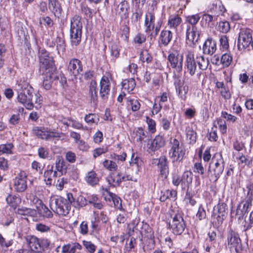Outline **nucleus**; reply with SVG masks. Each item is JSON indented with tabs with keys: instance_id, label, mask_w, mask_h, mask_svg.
<instances>
[{
	"instance_id": "obj_17",
	"label": "nucleus",
	"mask_w": 253,
	"mask_h": 253,
	"mask_svg": "<svg viewBox=\"0 0 253 253\" xmlns=\"http://www.w3.org/2000/svg\"><path fill=\"white\" fill-rule=\"evenodd\" d=\"M252 206L251 198L247 199L241 202L238 205L235 215V218L238 220L242 219L249 209Z\"/></svg>"
},
{
	"instance_id": "obj_54",
	"label": "nucleus",
	"mask_w": 253,
	"mask_h": 253,
	"mask_svg": "<svg viewBox=\"0 0 253 253\" xmlns=\"http://www.w3.org/2000/svg\"><path fill=\"white\" fill-rule=\"evenodd\" d=\"M84 245L87 251L90 253H93L95 250L96 247L90 242L84 241Z\"/></svg>"
},
{
	"instance_id": "obj_29",
	"label": "nucleus",
	"mask_w": 253,
	"mask_h": 253,
	"mask_svg": "<svg viewBox=\"0 0 253 253\" xmlns=\"http://www.w3.org/2000/svg\"><path fill=\"white\" fill-rule=\"evenodd\" d=\"M57 175V172L55 170H54V167L52 166L50 169H47L44 173L45 181H46V184L50 185L53 179L55 178Z\"/></svg>"
},
{
	"instance_id": "obj_20",
	"label": "nucleus",
	"mask_w": 253,
	"mask_h": 253,
	"mask_svg": "<svg viewBox=\"0 0 253 253\" xmlns=\"http://www.w3.org/2000/svg\"><path fill=\"white\" fill-rule=\"evenodd\" d=\"M186 40L192 44L196 43L200 37V32L196 26H187Z\"/></svg>"
},
{
	"instance_id": "obj_35",
	"label": "nucleus",
	"mask_w": 253,
	"mask_h": 253,
	"mask_svg": "<svg viewBox=\"0 0 253 253\" xmlns=\"http://www.w3.org/2000/svg\"><path fill=\"white\" fill-rule=\"evenodd\" d=\"M197 63L199 65V70H205L209 65V60L206 59L203 56L197 57Z\"/></svg>"
},
{
	"instance_id": "obj_10",
	"label": "nucleus",
	"mask_w": 253,
	"mask_h": 253,
	"mask_svg": "<svg viewBox=\"0 0 253 253\" xmlns=\"http://www.w3.org/2000/svg\"><path fill=\"white\" fill-rule=\"evenodd\" d=\"M227 214L226 205L223 203L218 204L216 208L214 210L212 215V221L215 226L221 225L226 218Z\"/></svg>"
},
{
	"instance_id": "obj_1",
	"label": "nucleus",
	"mask_w": 253,
	"mask_h": 253,
	"mask_svg": "<svg viewBox=\"0 0 253 253\" xmlns=\"http://www.w3.org/2000/svg\"><path fill=\"white\" fill-rule=\"evenodd\" d=\"M39 57L40 64V70L45 75L43 81V86L45 89L51 87L52 82L58 79L56 73V68L52 57L48 55V52L44 49L39 51Z\"/></svg>"
},
{
	"instance_id": "obj_55",
	"label": "nucleus",
	"mask_w": 253,
	"mask_h": 253,
	"mask_svg": "<svg viewBox=\"0 0 253 253\" xmlns=\"http://www.w3.org/2000/svg\"><path fill=\"white\" fill-rule=\"evenodd\" d=\"M138 231L135 229L134 227L132 225H130L129 224L128 225V227L126 231V234L128 236H137V233Z\"/></svg>"
},
{
	"instance_id": "obj_5",
	"label": "nucleus",
	"mask_w": 253,
	"mask_h": 253,
	"mask_svg": "<svg viewBox=\"0 0 253 253\" xmlns=\"http://www.w3.org/2000/svg\"><path fill=\"white\" fill-rule=\"evenodd\" d=\"M51 209L59 215H65L69 212V204L66 199L62 197L52 198L50 200Z\"/></svg>"
},
{
	"instance_id": "obj_42",
	"label": "nucleus",
	"mask_w": 253,
	"mask_h": 253,
	"mask_svg": "<svg viewBox=\"0 0 253 253\" xmlns=\"http://www.w3.org/2000/svg\"><path fill=\"white\" fill-rule=\"evenodd\" d=\"M97 83L94 81L90 82L89 86V93L91 98L93 100L97 99Z\"/></svg>"
},
{
	"instance_id": "obj_41",
	"label": "nucleus",
	"mask_w": 253,
	"mask_h": 253,
	"mask_svg": "<svg viewBox=\"0 0 253 253\" xmlns=\"http://www.w3.org/2000/svg\"><path fill=\"white\" fill-rule=\"evenodd\" d=\"M84 120L86 123L91 125L93 124H97L99 119L98 116L94 114H89L85 116Z\"/></svg>"
},
{
	"instance_id": "obj_4",
	"label": "nucleus",
	"mask_w": 253,
	"mask_h": 253,
	"mask_svg": "<svg viewBox=\"0 0 253 253\" xmlns=\"http://www.w3.org/2000/svg\"><path fill=\"white\" fill-rule=\"evenodd\" d=\"M81 20V17L77 15L71 20L70 37L73 45H78L81 40L82 24Z\"/></svg>"
},
{
	"instance_id": "obj_7",
	"label": "nucleus",
	"mask_w": 253,
	"mask_h": 253,
	"mask_svg": "<svg viewBox=\"0 0 253 253\" xmlns=\"http://www.w3.org/2000/svg\"><path fill=\"white\" fill-rule=\"evenodd\" d=\"M171 148L169 152V156L173 162L181 161L185 155V150L176 139H174L171 142Z\"/></svg>"
},
{
	"instance_id": "obj_11",
	"label": "nucleus",
	"mask_w": 253,
	"mask_h": 253,
	"mask_svg": "<svg viewBox=\"0 0 253 253\" xmlns=\"http://www.w3.org/2000/svg\"><path fill=\"white\" fill-rule=\"evenodd\" d=\"M27 242L31 251L36 252H41L49 244L46 238H27Z\"/></svg>"
},
{
	"instance_id": "obj_32",
	"label": "nucleus",
	"mask_w": 253,
	"mask_h": 253,
	"mask_svg": "<svg viewBox=\"0 0 253 253\" xmlns=\"http://www.w3.org/2000/svg\"><path fill=\"white\" fill-rule=\"evenodd\" d=\"M85 180L87 183L91 185L97 184L99 182V178L97 177L96 174L94 171H91L88 172Z\"/></svg>"
},
{
	"instance_id": "obj_53",
	"label": "nucleus",
	"mask_w": 253,
	"mask_h": 253,
	"mask_svg": "<svg viewBox=\"0 0 253 253\" xmlns=\"http://www.w3.org/2000/svg\"><path fill=\"white\" fill-rule=\"evenodd\" d=\"M187 138L190 140V143H194L196 140V133L193 130L189 129L187 131Z\"/></svg>"
},
{
	"instance_id": "obj_47",
	"label": "nucleus",
	"mask_w": 253,
	"mask_h": 253,
	"mask_svg": "<svg viewBox=\"0 0 253 253\" xmlns=\"http://www.w3.org/2000/svg\"><path fill=\"white\" fill-rule=\"evenodd\" d=\"M99 220L96 218H94V220H91V228L92 230L90 232V235L93 236H97L99 231L98 222Z\"/></svg>"
},
{
	"instance_id": "obj_13",
	"label": "nucleus",
	"mask_w": 253,
	"mask_h": 253,
	"mask_svg": "<svg viewBox=\"0 0 253 253\" xmlns=\"http://www.w3.org/2000/svg\"><path fill=\"white\" fill-rule=\"evenodd\" d=\"M185 66L187 72L191 76L197 74L198 76L201 75L199 68H197L196 62L194 59V55L192 51H188L186 55Z\"/></svg>"
},
{
	"instance_id": "obj_59",
	"label": "nucleus",
	"mask_w": 253,
	"mask_h": 253,
	"mask_svg": "<svg viewBox=\"0 0 253 253\" xmlns=\"http://www.w3.org/2000/svg\"><path fill=\"white\" fill-rule=\"evenodd\" d=\"M197 216L200 220L205 219L206 217V212L202 206H200L199 208Z\"/></svg>"
},
{
	"instance_id": "obj_63",
	"label": "nucleus",
	"mask_w": 253,
	"mask_h": 253,
	"mask_svg": "<svg viewBox=\"0 0 253 253\" xmlns=\"http://www.w3.org/2000/svg\"><path fill=\"white\" fill-rule=\"evenodd\" d=\"M76 158L75 154L72 152H68L66 154V159L70 163H74L76 161Z\"/></svg>"
},
{
	"instance_id": "obj_18",
	"label": "nucleus",
	"mask_w": 253,
	"mask_h": 253,
	"mask_svg": "<svg viewBox=\"0 0 253 253\" xmlns=\"http://www.w3.org/2000/svg\"><path fill=\"white\" fill-rule=\"evenodd\" d=\"M68 70L73 76L76 77L80 74L83 71L81 61L77 59H71L69 62Z\"/></svg>"
},
{
	"instance_id": "obj_50",
	"label": "nucleus",
	"mask_w": 253,
	"mask_h": 253,
	"mask_svg": "<svg viewBox=\"0 0 253 253\" xmlns=\"http://www.w3.org/2000/svg\"><path fill=\"white\" fill-rule=\"evenodd\" d=\"M146 122L148 125V130L151 132L154 133L156 131V123L148 117H146Z\"/></svg>"
},
{
	"instance_id": "obj_24",
	"label": "nucleus",
	"mask_w": 253,
	"mask_h": 253,
	"mask_svg": "<svg viewBox=\"0 0 253 253\" xmlns=\"http://www.w3.org/2000/svg\"><path fill=\"white\" fill-rule=\"evenodd\" d=\"M116 13L121 18H126L127 17L129 13V4L126 1H123L120 3L116 9Z\"/></svg>"
},
{
	"instance_id": "obj_9",
	"label": "nucleus",
	"mask_w": 253,
	"mask_h": 253,
	"mask_svg": "<svg viewBox=\"0 0 253 253\" xmlns=\"http://www.w3.org/2000/svg\"><path fill=\"white\" fill-rule=\"evenodd\" d=\"M33 132L38 137L45 140H50L53 138H59L61 134V133L51 131L47 128L38 126L33 128Z\"/></svg>"
},
{
	"instance_id": "obj_61",
	"label": "nucleus",
	"mask_w": 253,
	"mask_h": 253,
	"mask_svg": "<svg viewBox=\"0 0 253 253\" xmlns=\"http://www.w3.org/2000/svg\"><path fill=\"white\" fill-rule=\"evenodd\" d=\"M217 125L222 133L226 132L227 126L225 122L222 120H219L217 121Z\"/></svg>"
},
{
	"instance_id": "obj_16",
	"label": "nucleus",
	"mask_w": 253,
	"mask_h": 253,
	"mask_svg": "<svg viewBox=\"0 0 253 253\" xmlns=\"http://www.w3.org/2000/svg\"><path fill=\"white\" fill-rule=\"evenodd\" d=\"M27 174L25 171L20 172L14 180L13 187L18 192L24 191L27 188Z\"/></svg>"
},
{
	"instance_id": "obj_6",
	"label": "nucleus",
	"mask_w": 253,
	"mask_h": 253,
	"mask_svg": "<svg viewBox=\"0 0 253 253\" xmlns=\"http://www.w3.org/2000/svg\"><path fill=\"white\" fill-rule=\"evenodd\" d=\"M155 16L154 13L152 12H148L145 15V31L149 32L152 31L151 35L153 37H156L159 33L161 23L158 21L155 26Z\"/></svg>"
},
{
	"instance_id": "obj_37",
	"label": "nucleus",
	"mask_w": 253,
	"mask_h": 253,
	"mask_svg": "<svg viewBox=\"0 0 253 253\" xmlns=\"http://www.w3.org/2000/svg\"><path fill=\"white\" fill-rule=\"evenodd\" d=\"M133 133L137 141L141 142L146 137L143 129L141 127H138L135 129Z\"/></svg>"
},
{
	"instance_id": "obj_25",
	"label": "nucleus",
	"mask_w": 253,
	"mask_h": 253,
	"mask_svg": "<svg viewBox=\"0 0 253 253\" xmlns=\"http://www.w3.org/2000/svg\"><path fill=\"white\" fill-rule=\"evenodd\" d=\"M181 22L182 19L178 14L171 15L169 18L168 25L170 28L176 29Z\"/></svg>"
},
{
	"instance_id": "obj_49",
	"label": "nucleus",
	"mask_w": 253,
	"mask_h": 253,
	"mask_svg": "<svg viewBox=\"0 0 253 253\" xmlns=\"http://www.w3.org/2000/svg\"><path fill=\"white\" fill-rule=\"evenodd\" d=\"M101 193L104 200L108 202H111L114 196V194L109 191L107 189L102 188Z\"/></svg>"
},
{
	"instance_id": "obj_40",
	"label": "nucleus",
	"mask_w": 253,
	"mask_h": 253,
	"mask_svg": "<svg viewBox=\"0 0 253 253\" xmlns=\"http://www.w3.org/2000/svg\"><path fill=\"white\" fill-rule=\"evenodd\" d=\"M200 19L199 14L188 15L186 17V22L191 25V26H196V24Z\"/></svg>"
},
{
	"instance_id": "obj_15",
	"label": "nucleus",
	"mask_w": 253,
	"mask_h": 253,
	"mask_svg": "<svg viewBox=\"0 0 253 253\" xmlns=\"http://www.w3.org/2000/svg\"><path fill=\"white\" fill-rule=\"evenodd\" d=\"M111 79L110 76L108 75L103 76L100 81L99 94L103 99L108 98L110 90Z\"/></svg>"
},
{
	"instance_id": "obj_27",
	"label": "nucleus",
	"mask_w": 253,
	"mask_h": 253,
	"mask_svg": "<svg viewBox=\"0 0 253 253\" xmlns=\"http://www.w3.org/2000/svg\"><path fill=\"white\" fill-rule=\"evenodd\" d=\"M48 8L55 15L61 13L62 9L58 0H48Z\"/></svg>"
},
{
	"instance_id": "obj_64",
	"label": "nucleus",
	"mask_w": 253,
	"mask_h": 253,
	"mask_svg": "<svg viewBox=\"0 0 253 253\" xmlns=\"http://www.w3.org/2000/svg\"><path fill=\"white\" fill-rule=\"evenodd\" d=\"M48 151L47 149L43 148L40 147L38 150V155L42 159H45L48 156Z\"/></svg>"
},
{
	"instance_id": "obj_23",
	"label": "nucleus",
	"mask_w": 253,
	"mask_h": 253,
	"mask_svg": "<svg viewBox=\"0 0 253 253\" xmlns=\"http://www.w3.org/2000/svg\"><path fill=\"white\" fill-rule=\"evenodd\" d=\"M131 179V178L128 176L125 177L122 176V174L120 173H113L111 176L109 177L108 181L109 184L113 186H118L122 181Z\"/></svg>"
},
{
	"instance_id": "obj_36",
	"label": "nucleus",
	"mask_w": 253,
	"mask_h": 253,
	"mask_svg": "<svg viewBox=\"0 0 253 253\" xmlns=\"http://www.w3.org/2000/svg\"><path fill=\"white\" fill-rule=\"evenodd\" d=\"M214 20L213 17L210 14H204L202 17V19L201 21V23H202V25L205 26L211 27L213 24L212 23V22Z\"/></svg>"
},
{
	"instance_id": "obj_39",
	"label": "nucleus",
	"mask_w": 253,
	"mask_h": 253,
	"mask_svg": "<svg viewBox=\"0 0 253 253\" xmlns=\"http://www.w3.org/2000/svg\"><path fill=\"white\" fill-rule=\"evenodd\" d=\"M104 167L110 171H116L118 169L117 164L111 160H106L103 162Z\"/></svg>"
},
{
	"instance_id": "obj_48",
	"label": "nucleus",
	"mask_w": 253,
	"mask_h": 253,
	"mask_svg": "<svg viewBox=\"0 0 253 253\" xmlns=\"http://www.w3.org/2000/svg\"><path fill=\"white\" fill-rule=\"evenodd\" d=\"M64 165V161L60 158H57L55 162V170L57 172V174L59 173V175L62 174L63 167Z\"/></svg>"
},
{
	"instance_id": "obj_26",
	"label": "nucleus",
	"mask_w": 253,
	"mask_h": 253,
	"mask_svg": "<svg viewBox=\"0 0 253 253\" xmlns=\"http://www.w3.org/2000/svg\"><path fill=\"white\" fill-rule=\"evenodd\" d=\"M152 164L157 166L162 171L167 169V159L165 156H161L159 159H153L152 160Z\"/></svg>"
},
{
	"instance_id": "obj_51",
	"label": "nucleus",
	"mask_w": 253,
	"mask_h": 253,
	"mask_svg": "<svg viewBox=\"0 0 253 253\" xmlns=\"http://www.w3.org/2000/svg\"><path fill=\"white\" fill-rule=\"evenodd\" d=\"M194 171L203 175L205 173V169L201 163H196L194 166Z\"/></svg>"
},
{
	"instance_id": "obj_43",
	"label": "nucleus",
	"mask_w": 253,
	"mask_h": 253,
	"mask_svg": "<svg viewBox=\"0 0 253 253\" xmlns=\"http://www.w3.org/2000/svg\"><path fill=\"white\" fill-rule=\"evenodd\" d=\"M140 59L142 62L149 63L152 61L153 58L147 50H144L140 53Z\"/></svg>"
},
{
	"instance_id": "obj_62",
	"label": "nucleus",
	"mask_w": 253,
	"mask_h": 253,
	"mask_svg": "<svg viewBox=\"0 0 253 253\" xmlns=\"http://www.w3.org/2000/svg\"><path fill=\"white\" fill-rule=\"evenodd\" d=\"M32 168L39 173H42L43 169L42 164L36 161L32 163Z\"/></svg>"
},
{
	"instance_id": "obj_56",
	"label": "nucleus",
	"mask_w": 253,
	"mask_h": 253,
	"mask_svg": "<svg viewBox=\"0 0 253 253\" xmlns=\"http://www.w3.org/2000/svg\"><path fill=\"white\" fill-rule=\"evenodd\" d=\"M20 114H14L10 118L9 122L10 124L16 125L18 124L20 121Z\"/></svg>"
},
{
	"instance_id": "obj_31",
	"label": "nucleus",
	"mask_w": 253,
	"mask_h": 253,
	"mask_svg": "<svg viewBox=\"0 0 253 253\" xmlns=\"http://www.w3.org/2000/svg\"><path fill=\"white\" fill-rule=\"evenodd\" d=\"M172 37V34L170 31L164 30L162 31L160 39L161 42L165 46L167 45L170 42Z\"/></svg>"
},
{
	"instance_id": "obj_30",
	"label": "nucleus",
	"mask_w": 253,
	"mask_h": 253,
	"mask_svg": "<svg viewBox=\"0 0 253 253\" xmlns=\"http://www.w3.org/2000/svg\"><path fill=\"white\" fill-rule=\"evenodd\" d=\"M123 89L129 92L133 90L136 84L134 79H125L122 83Z\"/></svg>"
},
{
	"instance_id": "obj_58",
	"label": "nucleus",
	"mask_w": 253,
	"mask_h": 253,
	"mask_svg": "<svg viewBox=\"0 0 253 253\" xmlns=\"http://www.w3.org/2000/svg\"><path fill=\"white\" fill-rule=\"evenodd\" d=\"M220 42L222 47L225 49H228L229 47V43L227 37L226 36H222L220 38Z\"/></svg>"
},
{
	"instance_id": "obj_46",
	"label": "nucleus",
	"mask_w": 253,
	"mask_h": 253,
	"mask_svg": "<svg viewBox=\"0 0 253 253\" xmlns=\"http://www.w3.org/2000/svg\"><path fill=\"white\" fill-rule=\"evenodd\" d=\"M230 29V25L227 21H221L219 23L218 30L223 33H228Z\"/></svg>"
},
{
	"instance_id": "obj_34",
	"label": "nucleus",
	"mask_w": 253,
	"mask_h": 253,
	"mask_svg": "<svg viewBox=\"0 0 253 253\" xmlns=\"http://www.w3.org/2000/svg\"><path fill=\"white\" fill-rule=\"evenodd\" d=\"M13 148V145L11 143L0 144V156L4 154H12Z\"/></svg>"
},
{
	"instance_id": "obj_3",
	"label": "nucleus",
	"mask_w": 253,
	"mask_h": 253,
	"mask_svg": "<svg viewBox=\"0 0 253 253\" xmlns=\"http://www.w3.org/2000/svg\"><path fill=\"white\" fill-rule=\"evenodd\" d=\"M26 86L23 88L21 84L16 86V89L18 92L17 99L21 104H23L26 109L31 110L33 108V97L34 89L31 86L26 84Z\"/></svg>"
},
{
	"instance_id": "obj_33",
	"label": "nucleus",
	"mask_w": 253,
	"mask_h": 253,
	"mask_svg": "<svg viewBox=\"0 0 253 253\" xmlns=\"http://www.w3.org/2000/svg\"><path fill=\"white\" fill-rule=\"evenodd\" d=\"M193 174L190 171H185L183 173L180 181H181V185H188L191 183L192 182Z\"/></svg>"
},
{
	"instance_id": "obj_44",
	"label": "nucleus",
	"mask_w": 253,
	"mask_h": 253,
	"mask_svg": "<svg viewBox=\"0 0 253 253\" xmlns=\"http://www.w3.org/2000/svg\"><path fill=\"white\" fill-rule=\"evenodd\" d=\"M140 232L142 237H152L153 235L152 229L148 225H144Z\"/></svg>"
},
{
	"instance_id": "obj_19",
	"label": "nucleus",
	"mask_w": 253,
	"mask_h": 253,
	"mask_svg": "<svg viewBox=\"0 0 253 253\" xmlns=\"http://www.w3.org/2000/svg\"><path fill=\"white\" fill-rule=\"evenodd\" d=\"M174 85L179 97L183 100L186 99V94L188 91V86L184 82L177 78L174 81Z\"/></svg>"
},
{
	"instance_id": "obj_45",
	"label": "nucleus",
	"mask_w": 253,
	"mask_h": 253,
	"mask_svg": "<svg viewBox=\"0 0 253 253\" xmlns=\"http://www.w3.org/2000/svg\"><path fill=\"white\" fill-rule=\"evenodd\" d=\"M232 60V57L230 54L228 53H225L220 58V62L221 65L224 67H228L231 64Z\"/></svg>"
},
{
	"instance_id": "obj_12",
	"label": "nucleus",
	"mask_w": 253,
	"mask_h": 253,
	"mask_svg": "<svg viewBox=\"0 0 253 253\" xmlns=\"http://www.w3.org/2000/svg\"><path fill=\"white\" fill-rule=\"evenodd\" d=\"M252 41V33L249 29H243L239 33L237 46L239 50L248 47Z\"/></svg>"
},
{
	"instance_id": "obj_22",
	"label": "nucleus",
	"mask_w": 253,
	"mask_h": 253,
	"mask_svg": "<svg viewBox=\"0 0 253 253\" xmlns=\"http://www.w3.org/2000/svg\"><path fill=\"white\" fill-rule=\"evenodd\" d=\"M216 49V42L211 38H208L205 41L203 50L205 54L212 55Z\"/></svg>"
},
{
	"instance_id": "obj_2",
	"label": "nucleus",
	"mask_w": 253,
	"mask_h": 253,
	"mask_svg": "<svg viewBox=\"0 0 253 253\" xmlns=\"http://www.w3.org/2000/svg\"><path fill=\"white\" fill-rule=\"evenodd\" d=\"M224 162L220 154L216 153L212 157L208 169V176L211 180L216 181L224 169Z\"/></svg>"
},
{
	"instance_id": "obj_8",
	"label": "nucleus",
	"mask_w": 253,
	"mask_h": 253,
	"mask_svg": "<svg viewBox=\"0 0 253 253\" xmlns=\"http://www.w3.org/2000/svg\"><path fill=\"white\" fill-rule=\"evenodd\" d=\"M170 66L178 73L182 71L183 68V55L178 50H173L171 52L168 57Z\"/></svg>"
},
{
	"instance_id": "obj_38",
	"label": "nucleus",
	"mask_w": 253,
	"mask_h": 253,
	"mask_svg": "<svg viewBox=\"0 0 253 253\" xmlns=\"http://www.w3.org/2000/svg\"><path fill=\"white\" fill-rule=\"evenodd\" d=\"M6 200L7 204L13 208L17 207L20 203V199L16 196L9 195Z\"/></svg>"
},
{
	"instance_id": "obj_60",
	"label": "nucleus",
	"mask_w": 253,
	"mask_h": 253,
	"mask_svg": "<svg viewBox=\"0 0 253 253\" xmlns=\"http://www.w3.org/2000/svg\"><path fill=\"white\" fill-rule=\"evenodd\" d=\"M36 229L41 232H47L50 229L48 226L42 223H37L36 225Z\"/></svg>"
},
{
	"instance_id": "obj_28",
	"label": "nucleus",
	"mask_w": 253,
	"mask_h": 253,
	"mask_svg": "<svg viewBox=\"0 0 253 253\" xmlns=\"http://www.w3.org/2000/svg\"><path fill=\"white\" fill-rule=\"evenodd\" d=\"M126 99L127 107L131 109L132 111L135 112L140 109V103L138 99L130 97H126Z\"/></svg>"
},
{
	"instance_id": "obj_14",
	"label": "nucleus",
	"mask_w": 253,
	"mask_h": 253,
	"mask_svg": "<svg viewBox=\"0 0 253 253\" xmlns=\"http://www.w3.org/2000/svg\"><path fill=\"white\" fill-rule=\"evenodd\" d=\"M169 226L174 235H180L185 228V223L181 215L179 214H175L169 222Z\"/></svg>"
},
{
	"instance_id": "obj_21",
	"label": "nucleus",
	"mask_w": 253,
	"mask_h": 253,
	"mask_svg": "<svg viewBox=\"0 0 253 253\" xmlns=\"http://www.w3.org/2000/svg\"><path fill=\"white\" fill-rule=\"evenodd\" d=\"M165 144V141L164 138L160 135H157L150 143H148L147 150L149 153L154 152L163 147Z\"/></svg>"
},
{
	"instance_id": "obj_52",
	"label": "nucleus",
	"mask_w": 253,
	"mask_h": 253,
	"mask_svg": "<svg viewBox=\"0 0 253 253\" xmlns=\"http://www.w3.org/2000/svg\"><path fill=\"white\" fill-rule=\"evenodd\" d=\"M108 151L107 148H98L93 151V156L94 158H96L101 155L105 154Z\"/></svg>"
},
{
	"instance_id": "obj_57",
	"label": "nucleus",
	"mask_w": 253,
	"mask_h": 253,
	"mask_svg": "<svg viewBox=\"0 0 253 253\" xmlns=\"http://www.w3.org/2000/svg\"><path fill=\"white\" fill-rule=\"evenodd\" d=\"M145 36L144 35L138 34L134 38L133 41L135 43L141 44L145 41Z\"/></svg>"
}]
</instances>
